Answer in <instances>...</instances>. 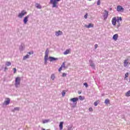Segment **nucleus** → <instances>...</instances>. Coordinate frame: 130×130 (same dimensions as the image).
<instances>
[{
  "instance_id": "f03ea898",
  "label": "nucleus",
  "mask_w": 130,
  "mask_h": 130,
  "mask_svg": "<svg viewBox=\"0 0 130 130\" xmlns=\"http://www.w3.org/2000/svg\"><path fill=\"white\" fill-rule=\"evenodd\" d=\"M61 0H50V3L52 5V8H58L57 4Z\"/></svg>"
},
{
  "instance_id": "aec40b11",
  "label": "nucleus",
  "mask_w": 130,
  "mask_h": 130,
  "mask_svg": "<svg viewBox=\"0 0 130 130\" xmlns=\"http://www.w3.org/2000/svg\"><path fill=\"white\" fill-rule=\"evenodd\" d=\"M100 101H96L94 103V106H97L98 105V104L100 103Z\"/></svg>"
},
{
  "instance_id": "ea45409f",
  "label": "nucleus",
  "mask_w": 130,
  "mask_h": 130,
  "mask_svg": "<svg viewBox=\"0 0 130 130\" xmlns=\"http://www.w3.org/2000/svg\"><path fill=\"white\" fill-rule=\"evenodd\" d=\"M14 109L15 110H20V108H15Z\"/></svg>"
},
{
  "instance_id": "37998d69",
  "label": "nucleus",
  "mask_w": 130,
  "mask_h": 130,
  "mask_svg": "<svg viewBox=\"0 0 130 130\" xmlns=\"http://www.w3.org/2000/svg\"><path fill=\"white\" fill-rule=\"evenodd\" d=\"M5 70H8V68H5Z\"/></svg>"
},
{
  "instance_id": "72a5a7b5",
  "label": "nucleus",
  "mask_w": 130,
  "mask_h": 130,
  "mask_svg": "<svg viewBox=\"0 0 130 130\" xmlns=\"http://www.w3.org/2000/svg\"><path fill=\"white\" fill-rule=\"evenodd\" d=\"M128 77V73H126L125 74V78H127Z\"/></svg>"
},
{
  "instance_id": "7ed1b4c3",
  "label": "nucleus",
  "mask_w": 130,
  "mask_h": 130,
  "mask_svg": "<svg viewBox=\"0 0 130 130\" xmlns=\"http://www.w3.org/2000/svg\"><path fill=\"white\" fill-rule=\"evenodd\" d=\"M21 82V78L18 77L15 78V87L18 88Z\"/></svg>"
},
{
  "instance_id": "cd10ccee",
  "label": "nucleus",
  "mask_w": 130,
  "mask_h": 130,
  "mask_svg": "<svg viewBox=\"0 0 130 130\" xmlns=\"http://www.w3.org/2000/svg\"><path fill=\"white\" fill-rule=\"evenodd\" d=\"M61 68H66V64H65V62H63L62 64H61Z\"/></svg>"
},
{
  "instance_id": "2eb2a0df",
  "label": "nucleus",
  "mask_w": 130,
  "mask_h": 130,
  "mask_svg": "<svg viewBox=\"0 0 130 130\" xmlns=\"http://www.w3.org/2000/svg\"><path fill=\"white\" fill-rule=\"evenodd\" d=\"M69 53H71V49H67L65 52H63V54L64 55H67V54H69Z\"/></svg>"
},
{
  "instance_id": "a878e982",
  "label": "nucleus",
  "mask_w": 130,
  "mask_h": 130,
  "mask_svg": "<svg viewBox=\"0 0 130 130\" xmlns=\"http://www.w3.org/2000/svg\"><path fill=\"white\" fill-rule=\"evenodd\" d=\"M49 52V50H48V49H47L45 51V55H48Z\"/></svg>"
},
{
  "instance_id": "423d86ee",
  "label": "nucleus",
  "mask_w": 130,
  "mask_h": 130,
  "mask_svg": "<svg viewBox=\"0 0 130 130\" xmlns=\"http://www.w3.org/2000/svg\"><path fill=\"white\" fill-rule=\"evenodd\" d=\"M124 63V67H128V66H129L130 62L128 61V59H125L123 62Z\"/></svg>"
},
{
  "instance_id": "a19ab883",
  "label": "nucleus",
  "mask_w": 130,
  "mask_h": 130,
  "mask_svg": "<svg viewBox=\"0 0 130 130\" xmlns=\"http://www.w3.org/2000/svg\"><path fill=\"white\" fill-rule=\"evenodd\" d=\"M89 111H93V109L92 108H89Z\"/></svg>"
},
{
  "instance_id": "9d476101",
  "label": "nucleus",
  "mask_w": 130,
  "mask_h": 130,
  "mask_svg": "<svg viewBox=\"0 0 130 130\" xmlns=\"http://www.w3.org/2000/svg\"><path fill=\"white\" fill-rule=\"evenodd\" d=\"M28 19H29V15L26 16L23 19L24 24H27V22H28Z\"/></svg>"
},
{
  "instance_id": "f8f14e48",
  "label": "nucleus",
  "mask_w": 130,
  "mask_h": 130,
  "mask_svg": "<svg viewBox=\"0 0 130 130\" xmlns=\"http://www.w3.org/2000/svg\"><path fill=\"white\" fill-rule=\"evenodd\" d=\"M85 27H86V28H93L94 27V24H92V23H89L88 25H85Z\"/></svg>"
},
{
  "instance_id": "473e14b6",
  "label": "nucleus",
  "mask_w": 130,
  "mask_h": 130,
  "mask_svg": "<svg viewBox=\"0 0 130 130\" xmlns=\"http://www.w3.org/2000/svg\"><path fill=\"white\" fill-rule=\"evenodd\" d=\"M90 67H91V68H95V64H94V63H91L90 64Z\"/></svg>"
},
{
  "instance_id": "f3484780",
  "label": "nucleus",
  "mask_w": 130,
  "mask_h": 130,
  "mask_svg": "<svg viewBox=\"0 0 130 130\" xmlns=\"http://www.w3.org/2000/svg\"><path fill=\"white\" fill-rule=\"evenodd\" d=\"M44 59H45V63H46V62H47V60L48 59V55H45Z\"/></svg>"
},
{
  "instance_id": "20e7f679",
  "label": "nucleus",
  "mask_w": 130,
  "mask_h": 130,
  "mask_svg": "<svg viewBox=\"0 0 130 130\" xmlns=\"http://www.w3.org/2000/svg\"><path fill=\"white\" fill-rule=\"evenodd\" d=\"M27 14V12L25 11V10L22 11L19 14L18 17V18H23L25 15Z\"/></svg>"
},
{
  "instance_id": "bb28decb",
  "label": "nucleus",
  "mask_w": 130,
  "mask_h": 130,
  "mask_svg": "<svg viewBox=\"0 0 130 130\" xmlns=\"http://www.w3.org/2000/svg\"><path fill=\"white\" fill-rule=\"evenodd\" d=\"M79 100L82 101V100H84V97H82V95H80L79 96Z\"/></svg>"
},
{
  "instance_id": "c9c22d12",
  "label": "nucleus",
  "mask_w": 130,
  "mask_h": 130,
  "mask_svg": "<svg viewBox=\"0 0 130 130\" xmlns=\"http://www.w3.org/2000/svg\"><path fill=\"white\" fill-rule=\"evenodd\" d=\"M13 71H14V74H16V73H17V69H16V68H13Z\"/></svg>"
},
{
  "instance_id": "c85d7f7f",
  "label": "nucleus",
  "mask_w": 130,
  "mask_h": 130,
  "mask_svg": "<svg viewBox=\"0 0 130 130\" xmlns=\"http://www.w3.org/2000/svg\"><path fill=\"white\" fill-rule=\"evenodd\" d=\"M64 95H66V91H64V90H63L62 91V96L64 97Z\"/></svg>"
},
{
  "instance_id": "4468645a",
  "label": "nucleus",
  "mask_w": 130,
  "mask_h": 130,
  "mask_svg": "<svg viewBox=\"0 0 130 130\" xmlns=\"http://www.w3.org/2000/svg\"><path fill=\"white\" fill-rule=\"evenodd\" d=\"M118 39V34H115L113 36V39L115 41H116L117 39Z\"/></svg>"
},
{
  "instance_id": "58836bf2",
  "label": "nucleus",
  "mask_w": 130,
  "mask_h": 130,
  "mask_svg": "<svg viewBox=\"0 0 130 130\" xmlns=\"http://www.w3.org/2000/svg\"><path fill=\"white\" fill-rule=\"evenodd\" d=\"M62 70V67H60V68H59L58 71H59V72H61V70Z\"/></svg>"
},
{
  "instance_id": "393cba45",
  "label": "nucleus",
  "mask_w": 130,
  "mask_h": 130,
  "mask_svg": "<svg viewBox=\"0 0 130 130\" xmlns=\"http://www.w3.org/2000/svg\"><path fill=\"white\" fill-rule=\"evenodd\" d=\"M47 122H49V120H43V123H47Z\"/></svg>"
},
{
  "instance_id": "c756f323",
  "label": "nucleus",
  "mask_w": 130,
  "mask_h": 130,
  "mask_svg": "<svg viewBox=\"0 0 130 130\" xmlns=\"http://www.w3.org/2000/svg\"><path fill=\"white\" fill-rule=\"evenodd\" d=\"M101 3L100 0H98L97 2V6H100V4Z\"/></svg>"
},
{
  "instance_id": "f257e3e1",
  "label": "nucleus",
  "mask_w": 130,
  "mask_h": 130,
  "mask_svg": "<svg viewBox=\"0 0 130 130\" xmlns=\"http://www.w3.org/2000/svg\"><path fill=\"white\" fill-rule=\"evenodd\" d=\"M121 21H122V18L121 17H114L112 19V23L113 26H115L116 28H119L120 27V24H121Z\"/></svg>"
},
{
  "instance_id": "a211bd4d",
  "label": "nucleus",
  "mask_w": 130,
  "mask_h": 130,
  "mask_svg": "<svg viewBox=\"0 0 130 130\" xmlns=\"http://www.w3.org/2000/svg\"><path fill=\"white\" fill-rule=\"evenodd\" d=\"M36 7L37 8V9H41V5L39 4H36Z\"/></svg>"
},
{
  "instance_id": "79ce46f5",
  "label": "nucleus",
  "mask_w": 130,
  "mask_h": 130,
  "mask_svg": "<svg viewBox=\"0 0 130 130\" xmlns=\"http://www.w3.org/2000/svg\"><path fill=\"white\" fill-rule=\"evenodd\" d=\"M78 94H82V91H78Z\"/></svg>"
},
{
  "instance_id": "b1692460",
  "label": "nucleus",
  "mask_w": 130,
  "mask_h": 130,
  "mask_svg": "<svg viewBox=\"0 0 130 130\" xmlns=\"http://www.w3.org/2000/svg\"><path fill=\"white\" fill-rule=\"evenodd\" d=\"M55 78V76H54V74H52L51 76V79L53 81Z\"/></svg>"
},
{
  "instance_id": "6ab92c4d",
  "label": "nucleus",
  "mask_w": 130,
  "mask_h": 130,
  "mask_svg": "<svg viewBox=\"0 0 130 130\" xmlns=\"http://www.w3.org/2000/svg\"><path fill=\"white\" fill-rule=\"evenodd\" d=\"M125 96H126V97H129V96H130V90H128V91L125 93Z\"/></svg>"
},
{
  "instance_id": "2f4dec72",
  "label": "nucleus",
  "mask_w": 130,
  "mask_h": 130,
  "mask_svg": "<svg viewBox=\"0 0 130 130\" xmlns=\"http://www.w3.org/2000/svg\"><path fill=\"white\" fill-rule=\"evenodd\" d=\"M34 53V52H33V51L28 52V54H29V55L31 54H33Z\"/></svg>"
},
{
  "instance_id": "5701e85b",
  "label": "nucleus",
  "mask_w": 130,
  "mask_h": 130,
  "mask_svg": "<svg viewBox=\"0 0 130 130\" xmlns=\"http://www.w3.org/2000/svg\"><path fill=\"white\" fill-rule=\"evenodd\" d=\"M11 62H6V67H9V66H11Z\"/></svg>"
},
{
  "instance_id": "6e6552de",
  "label": "nucleus",
  "mask_w": 130,
  "mask_h": 130,
  "mask_svg": "<svg viewBox=\"0 0 130 130\" xmlns=\"http://www.w3.org/2000/svg\"><path fill=\"white\" fill-rule=\"evenodd\" d=\"M70 101L73 102V103H76L77 101H79V99L78 98H74L70 99Z\"/></svg>"
},
{
  "instance_id": "ddd939ff",
  "label": "nucleus",
  "mask_w": 130,
  "mask_h": 130,
  "mask_svg": "<svg viewBox=\"0 0 130 130\" xmlns=\"http://www.w3.org/2000/svg\"><path fill=\"white\" fill-rule=\"evenodd\" d=\"M56 36H59V35H62V31L58 30V31L55 32Z\"/></svg>"
},
{
  "instance_id": "0eeeda50",
  "label": "nucleus",
  "mask_w": 130,
  "mask_h": 130,
  "mask_svg": "<svg viewBox=\"0 0 130 130\" xmlns=\"http://www.w3.org/2000/svg\"><path fill=\"white\" fill-rule=\"evenodd\" d=\"M10 100L9 98L6 99V100L4 103V105H9L10 104Z\"/></svg>"
},
{
  "instance_id": "39448f33",
  "label": "nucleus",
  "mask_w": 130,
  "mask_h": 130,
  "mask_svg": "<svg viewBox=\"0 0 130 130\" xmlns=\"http://www.w3.org/2000/svg\"><path fill=\"white\" fill-rule=\"evenodd\" d=\"M117 12H121L122 13L124 12V9L122 7V6L119 5L117 7Z\"/></svg>"
},
{
  "instance_id": "4c0bfd02",
  "label": "nucleus",
  "mask_w": 130,
  "mask_h": 130,
  "mask_svg": "<svg viewBox=\"0 0 130 130\" xmlns=\"http://www.w3.org/2000/svg\"><path fill=\"white\" fill-rule=\"evenodd\" d=\"M94 47H95V49H96L98 47V45L95 44V45H94Z\"/></svg>"
},
{
  "instance_id": "dca6fc26",
  "label": "nucleus",
  "mask_w": 130,
  "mask_h": 130,
  "mask_svg": "<svg viewBox=\"0 0 130 130\" xmlns=\"http://www.w3.org/2000/svg\"><path fill=\"white\" fill-rule=\"evenodd\" d=\"M59 127L60 130H62V128H63V122H60Z\"/></svg>"
},
{
  "instance_id": "412c9836",
  "label": "nucleus",
  "mask_w": 130,
  "mask_h": 130,
  "mask_svg": "<svg viewBox=\"0 0 130 130\" xmlns=\"http://www.w3.org/2000/svg\"><path fill=\"white\" fill-rule=\"evenodd\" d=\"M27 58H29V55L28 54L23 57V60H25V59H27Z\"/></svg>"
},
{
  "instance_id": "1a4fd4ad",
  "label": "nucleus",
  "mask_w": 130,
  "mask_h": 130,
  "mask_svg": "<svg viewBox=\"0 0 130 130\" xmlns=\"http://www.w3.org/2000/svg\"><path fill=\"white\" fill-rule=\"evenodd\" d=\"M105 14H104V20H106V19H107V17H108V11L105 10Z\"/></svg>"
},
{
  "instance_id": "7c9ffc66",
  "label": "nucleus",
  "mask_w": 130,
  "mask_h": 130,
  "mask_svg": "<svg viewBox=\"0 0 130 130\" xmlns=\"http://www.w3.org/2000/svg\"><path fill=\"white\" fill-rule=\"evenodd\" d=\"M83 85L85 86L86 88H88V84L87 83H84Z\"/></svg>"
},
{
  "instance_id": "9b49d317",
  "label": "nucleus",
  "mask_w": 130,
  "mask_h": 130,
  "mask_svg": "<svg viewBox=\"0 0 130 130\" xmlns=\"http://www.w3.org/2000/svg\"><path fill=\"white\" fill-rule=\"evenodd\" d=\"M49 60H50V61H54L55 60H57V58H54L51 56L49 57Z\"/></svg>"
},
{
  "instance_id": "e433bc0d",
  "label": "nucleus",
  "mask_w": 130,
  "mask_h": 130,
  "mask_svg": "<svg viewBox=\"0 0 130 130\" xmlns=\"http://www.w3.org/2000/svg\"><path fill=\"white\" fill-rule=\"evenodd\" d=\"M62 77H66L67 76V74L66 73H63L62 75Z\"/></svg>"
},
{
  "instance_id": "4be33fe9",
  "label": "nucleus",
  "mask_w": 130,
  "mask_h": 130,
  "mask_svg": "<svg viewBox=\"0 0 130 130\" xmlns=\"http://www.w3.org/2000/svg\"><path fill=\"white\" fill-rule=\"evenodd\" d=\"M109 102H110V101H109V99H108L105 100V104H108V103H109Z\"/></svg>"
},
{
  "instance_id": "f704fd0d",
  "label": "nucleus",
  "mask_w": 130,
  "mask_h": 130,
  "mask_svg": "<svg viewBox=\"0 0 130 130\" xmlns=\"http://www.w3.org/2000/svg\"><path fill=\"white\" fill-rule=\"evenodd\" d=\"M85 19H87L88 18V13H86V15H84Z\"/></svg>"
},
{
  "instance_id": "c03bdc74",
  "label": "nucleus",
  "mask_w": 130,
  "mask_h": 130,
  "mask_svg": "<svg viewBox=\"0 0 130 130\" xmlns=\"http://www.w3.org/2000/svg\"><path fill=\"white\" fill-rule=\"evenodd\" d=\"M88 1H91V0H88Z\"/></svg>"
}]
</instances>
